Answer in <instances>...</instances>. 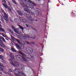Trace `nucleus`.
Listing matches in <instances>:
<instances>
[{
	"instance_id": "obj_1",
	"label": "nucleus",
	"mask_w": 76,
	"mask_h": 76,
	"mask_svg": "<svg viewBox=\"0 0 76 76\" xmlns=\"http://www.w3.org/2000/svg\"><path fill=\"white\" fill-rule=\"evenodd\" d=\"M23 57L25 58V60H24V61H26V58H25V57L28 58V59H31V58H32V56H31V55H30L29 53H27L24 54V55L23 54Z\"/></svg>"
},
{
	"instance_id": "obj_2",
	"label": "nucleus",
	"mask_w": 76,
	"mask_h": 76,
	"mask_svg": "<svg viewBox=\"0 0 76 76\" xmlns=\"http://www.w3.org/2000/svg\"><path fill=\"white\" fill-rule=\"evenodd\" d=\"M15 47H16V48H18L19 50H20L22 51H23V49H24L25 47L23 45H21V47H19V45L17 43H15Z\"/></svg>"
},
{
	"instance_id": "obj_3",
	"label": "nucleus",
	"mask_w": 76,
	"mask_h": 76,
	"mask_svg": "<svg viewBox=\"0 0 76 76\" xmlns=\"http://www.w3.org/2000/svg\"><path fill=\"white\" fill-rule=\"evenodd\" d=\"M1 14L2 15V16L3 17L4 19H5L6 21H9V19L8 18H8V16H7V14L3 12H2Z\"/></svg>"
},
{
	"instance_id": "obj_4",
	"label": "nucleus",
	"mask_w": 76,
	"mask_h": 76,
	"mask_svg": "<svg viewBox=\"0 0 76 76\" xmlns=\"http://www.w3.org/2000/svg\"><path fill=\"white\" fill-rule=\"evenodd\" d=\"M15 57L17 59V60H18V59H19L20 60L22 58L23 59V61L24 60L25 61V58L23 57V55L21 56L20 55H16L15 56Z\"/></svg>"
},
{
	"instance_id": "obj_5",
	"label": "nucleus",
	"mask_w": 76,
	"mask_h": 76,
	"mask_svg": "<svg viewBox=\"0 0 76 76\" xmlns=\"http://www.w3.org/2000/svg\"><path fill=\"white\" fill-rule=\"evenodd\" d=\"M11 28H12V29H13L15 32L17 34H20V31H19V30L15 29V27L13 26H12Z\"/></svg>"
},
{
	"instance_id": "obj_6",
	"label": "nucleus",
	"mask_w": 76,
	"mask_h": 76,
	"mask_svg": "<svg viewBox=\"0 0 76 76\" xmlns=\"http://www.w3.org/2000/svg\"><path fill=\"white\" fill-rule=\"evenodd\" d=\"M14 22L15 23H17V24H19L20 25L21 23V22L17 18H15L14 19Z\"/></svg>"
},
{
	"instance_id": "obj_7",
	"label": "nucleus",
	"mask_w": 76,
	"mask_h": 76,
	"mask_svg": "<svg viewBox=\"0 0 76 76\" xmlns=\"http://www.w3.org/2000/svg\"><path fill=\"white\" fill-rule=\"evenodd\" d=\"M26 49L27 51H29L30 53H32L34 52L33 49L31 47H27Z\"/></svg>"
},
{
	"instance_id": "obj_8",
	"label": "nucleus",
	"mask_w": 76,
	"mask_h": 76,
	"mask_svg": "<svg viewBox=\"0 0 76 76\" xmlns=\"http://www.w3.org/2000/svg\"><path fill=\"white\" fill-rule=\"evenodd\" d=\"M26 7H30L31 9H33L34 7V6L29 3H26Z\"/></svg>"
},
{
	"instance_id": "obj_9",
	"label": "nucleus",
	"mask_w": 76,
	"mask_h": 76,
	"mask_svg": "<svg viewBox=\"0 0 76 76\" xmlns=\"http://www.w3.org/2000/svg\"><path fill=\"white\" fill-rule=\"evenodd\" d=\"M19 19L21 21V22H22L24 23H26V19L23 17H20Z\"/></svg>"
},
{
	"instance_id": "obj_10",
	"label": "nucleus",
	"mask_w": 76,
	"mask_h": 76,
	"mask_svg": "<svg viewBox=\"0 0 76 76\" xmlns=\"http://www.w3.org/2000/svg\"><path fill=\"white\" fill-rule=\"evenodd\" d=\"M16 66H17L19 68L18 69L20 70H22V65H20V64H17Z\"/></svg>"
},
{
	"instance_id": "obj_11",
	"label": "nucleus",
	"mask_w": 76,
	"mask_h": 76,
	"mask_svg": "<svg viewBox=\"0 0 76 76\" xmlns=\"http://www.w3.org/2000/svg\"><path fill=\"white\" fill-rule=\"evenodd\" d=\"M24 15L25 16H26V17L27 18H28V19H30V18H32V16H31V15H29L26 13Z\"/></svg>"
},
{
	"instance_id": "obj_12",
	"label": "nucleus",
	"mask_w": 76,
	"mask_h": 76,
	"mask_svg": "<svg viewBox=\"0 0 76 76\" xmlns=\"http://www.w3.org/2000/svg\"><path fill=\"white\" fill-rule=\"evenodd\" d=\"M20 4L21 6H22L23 7H26V3L25 4L23 3H20Z\"/></svg>"
},
{
	"instance_id": "obj_13",
	"label": "nucleus",
	"mask_w": 76,
	"mask_h": 76,
	"mask_svg": "<svg viewBox=\"0 0 76 76\" xmlns=\"http://www.w3.org/2000/svg\"><path fill=\"white\" fill-rule=\"evenodd\" d=\"M26 34H24L23 36L22 37H19V39H25V38L26 37Z\"/></svg>"
},
{
	"instance_id": "obj_14",
	"label": "nucleus",
	"mask_w": 76,
	"mask_h": 76,
	"mask_svg": "<svg viewBox=\"0 0 76 76\" xmlns=\"http://www.w3.org/2000/svg\"><path fill=\"white\" fill-rule=\"evenodd\" d=\"M0 46H1V47H2V48H5V47H6V46L5 45L3 44V42L0 43Z\"/></svg>"
},
{
	"instance_id": "obj_15",
	"label": "nucleus",
	"mask_w": 76,
	"mask_h": 76,
	"mask_svg": "<svg viewBox=\"0 0 76 76\" xmlns=\"http://www.w3.org/2000/svg\"><path fill=\"white\" fill-rule=\"evenodd\" d=\"M9 61H10V63L11 64V65H12V66H14V67L16 66H15V65L12 62V59H10L9 60Z\"/></svg>"
},
{
	"instance_id": "obj_16",
	"label": "nucleus",
	"mask_w": 76,
	"mask_h": 76,
	"mask_svg": "<svg viewBox=\"0 0 76 76\" xmlns=\"http://www.w3.org/2000/svg\"><path fill=\"white\" fill-rule=\"evenodd\" d=\"M28 1L30 3H31V4H33L34 5V6L36 5V4H35V3H34V2H32V1L30 0H28Z\"/></svg>"
},
{
	"instance_id": "obj_17",
	"label": "nucleus",
	"mask_w": 76,
	"mask_h": 76,
	"mask_svg": "<svg viewBox=\"0 0 76 76\" xmlns=\"http://www.w3.org/2000/svg\"><path fill=\"white\" fill-rule=\"evenodd\" d=\"M17 12L18 13V15H20V16H22L23 15V13H22L21 12L19 11V10H17Z\"/></svg>"
},
{
	"instance_id": "obj_18",
	"label": "nucleus",
	"mask_w": 76,
	"mask_h": 76,
	"mask_svg": "<svg viewBox=\"0 0 76 76\" xmlns=\"http://www.w3.org/2000/svg\"><path fill=\"white\" fill-rule=\"evenodd\" d=\"M11 50L12 51V52H15V53H16V50H15V48H11Z\"/></svg>"
},
{
	"instance_id": "obj_19",
	"label": "nucleus",
	"mask_w": 76,
	"mask_h": 76,
	"mask_svg": "<svg viewBox=\"0 0 76 76\" xmlns=\"http://www.w3.org/2000/svg\"><path fill=\"white\" fill-rule=\"evenodd\" d=\"M7 30L8 31H9L12 34H13V31L11 29L8 28Z\"/></svg>"
},
{
	"instance_id": "obj_20",
	"label": "nucleus",
	"mask_w": 76,
	"mask_h": 76,
	"mask_svg": "<svg viewBox=\"0 0 76 76\" xmlns=\"http://www.w3.org/2000/svg\"><path fill=\"white\" fill-rule=\"evenodd\" d=\"M4 31H5V30L4 29L0 27V32H4Z\"/></svg>"
},
{
	"instance_id": "obj_21",
	"label": "nucleus",
	"mask_w": 76,
	"mask_h": 76,
	"mask_svg": "<svg viewBox=\"0 0 76 76\" xmlns=\"http://www.w3.org/2000/svg\"><path fill=\"white\" fill-rule=\"evenodd\" d=\"M3 5L5 7V8H6V9H7V8H8V6H7V5L6 4L4 3L3 4Z\"/></svg>"
},
{
	"instance_id": "obj_22",
	"label": "nucleus",
	"mask_w": 76,
	"mask_h": 76,
	"mask_svg": "<svg viewBox=\"0 0 76 76\" xmlns=\"http://www.w3.org/2000/svg\"><path fill=\"white\" fill-rule=\"evenodd\" d=\"M24 10L25 11V12H30L29 11V10L28 9H27L26 8H24Z\"/></svg>"
},
{
	"instance_id": "obj_23",
	"label": "nucleus",
	"mask_w": 76,
	"mask_h": 76,
	"mask_svg": "<svg viewBox=\"0 0 76 76\" xmlns=\"http://www.w3.org/2000/svg\"><path fill=\"white\" fill-rule=\"evenodd\" d=\"M18 73H19V74H20L21 75H23V76H25V74H24L23 72L22 71H19Z\"/></svg>"
},
{
	"instance_id": "obj_24",
	"label": "nucleus",
	"mask_w": 76,
	"mask_h": 76,
	"mask_svg": "<svg viewBox=\"0 0 76 76\" xmlns=\"http://www.w3.org/2000/svg\"><path fill=\"white\" fill-rule=\"evenodd\" d=\"M15 40L17 41L18 44H21V42H20V40H18V39H16Z\"/></svg>"
},
{
	"instance_id": "obj_25",
	"label": "nucleus",
	"mask_w": 76,
	"mask_h": 76,
	"mask_svg": "<svg viewBox=\"0 0 76 76\" xmlns=\"http://www.w3.org/2000/svg\"><path fill=\"white\" fill-rule=\"evenodd\" d=\"M11 39L12 40H13V41H15V40H16V39L13 36H11Z\"/></svg>"
},
{
	"instance_id": "obj_26",
	"label": "nucleus",
	"mask_w": 76,
	"mask_h": 76,
	"mask_svg": "<svg viewBox=\"0 0 76 76\" xmlns=\"http://www.w3.org/2000/svg\"><path fill=\"white\" fill-rule=\"evenodd\" d=\"M0 59L3 60L4 59V57L3 56L0 55Z\"/></svg>"
},
{
	"instance_id": "obj_27",
	"label": "nucleus",
	"mask_w": 76,
	"mask_h": 76,
	"mask_svg": "<svg viewBox=\"0 0 76 76\" xmlns=\"http://www.w3.org/2000/svg\"><path fill=\"white\" fill-rule=\"evenodd\" d=\"M2 35L3 37H4L5 38H7V36H6V35H4L3 34H2Z\"/></svg>"
},
{
	"instance_id": "obj_28",
	"label": "nucleus",
	"mask_w": 76,
	"mask_h": 76,
	"mask_svg": "<svg viewBox=\"0 0 76 76\" xmlns=\"http://www.w3.org/2000/svg\"><path fill=\"white\" fill-rule=\"evenodd\" d=\"M4 50V49L1 48H0V51H1V52H3Z\"/></svg>"
},
{
	"instance_id": "obj_29",
	"label": "nucleus",
	"mask_w": 76,
	"mask_h": 76,
	"mask_svg": "<svg viewBox=\"0 0 76 76\" xmlns=\"http://www.w3.org/2000/svg\"><path fill=\"white\" fill-rule=\"evenodd\" d=\"M35 12L36 15H39V12L38 10H36Z\"/></svg>"
},
{
	"instance_id": "obj_30",
	"label": "nucleus",
	"mask_w": 76,
	"mask_h": 76,
	"mask_svg": "<svg viewBox=\"0 0 76 76\" xmlns=\"http://www.w3.org/2000/svg\"><path fill=\"white\" fill-rule=\"evenodd\" d=\"M12 1H13V3H14L15 4H17V3H16V2L15 1V0H12Z\"/></svg>"
},
{
	"instance_id": "obj_31",
	"label": "nucleus",
	"mask_w": 76,
	"mask_h": 76,
	"mask_svg": "<svg viewBox=\"0 0 76 76\" xmlns=\"http://www.w3.org/2000/svg\"><path fill=\"white\" fill-rule=\"evenodd\" d=\"M0 66H1V67H4V66H3V64L0 63Z\"/></svg>"
},
{
	"instance_id": "obj_32",
	"label": "nucleus",
	"mask_w": 76,
	"mask_h": 76,
	"mask_svg": "<svg viewBox=\"0 0 76 76\" xmlns=\"http://www.w3.org/2000/svg\"><path fill=\"white\" fill-rule=\"evenodd\" d=\"M10 57H11V58H12V59H15V56H14L13 55H12V56H10Z\"/></svg>"
},
{
	"instance_id": "obj_33",
	"label": "nucleus",
	"mask_w": 76,
	"mask_h": 76,
	"mask_svg": "<svg viewBox=\"0 0 76 76\" xmlns=\"http://www.w3.org/2000/svg\"><path fill=\"white\" fill-rule=\"evenodd\" d=\"M9 19L10 21H11V22H13V19H12V18L11 17H10Z\"/></svg>"
},
{
	"instance_id": "obj_34",
	"label": "nucleus",
	"mask_w": 76,
	"mask_h": 76,
	"mask_svg": "<svg viewBox=\"0 0 76 76\" xmlns=\"http://www.w3.org/2000/svg\"><path fill=\"white\" fill-rule=\"evenodd\" d=\"M1 62L2 63H6V61H5L4 60H1Z\"/></svg>"
},
{
	"instance_id": "obj_35",
	"label": "nucleus",
	"mask_w": 76,
	"mask_h": 76,
	"mask_svg": "<svg viewBox=\"0 0 76 76\" xmlns=\"http://www.w3.org/2000/svg\"><path fill=\"white\" fill-rule=\"evenodd\" d=\"M0 70L1 71H2V72H3V71H4V70H3V69L1 67H0Z\"/></svg>"
},
{
	"instance_id": "obj_36",
	"label": "nucleus",
	"mask_w": 76,
	"mask_h": 76,
	"mask_svg": "<svg viewBox=\"0 0 76 76\" xmlns=\"http://www.w3.org/2000/svg\"><path fill=\"white\" fill-rule=\"evenodd\" d=\"M3 41L4 42H6V40H5V39L3 38L2 39Z\"/></svg>"
},
{
	"instance_id": "obj_37",
	"label": "nucleus",
	"mask_w": 76,
	"mask_h": 76,
	"mask_svg": "<svg viewBox=\"0 0 76 76\" xmlns=\"http://www.w3.org/2000/svg\"><path fill=\"white\" fill-rule=\"evenodd\" d=\"M31 27L34 31H36V29H35V28H34V27H33L32 26H31Z\"/></svg>"
},
{
	"instance_id": "obj_38",
	"label": "nucleus",
	"mask_w": 76,
	"mask_h": 76,
	"mask_svg": "<svg viewBox=\"0 0 76 76\" xmlns=\"http://www.w3.org/2000/svg\"><path fill=\"white\" fill-rule=\"evenodd\" d=\"M31 22H32V21H35V20L34 19H31L30 20Z\"/></svg>"
},
{
	"instance_id": "obj_39",
	"label": "nucleus",
	"mask_w": 76,
	"mask_h": 76,
	"mask_svg": "<svg viewBox=\"0 0 76 76\" xmlns=\"http://www.w3.org/2000/svg\"><path fill=\"white\" fill-rule=\"evenodd\" d=\"M20 54H21V55H22V56H23V53H22V52H21L20 51H19L18 52Z\"/></svg>"
},
{
	"instance_id": "obj_40",
	"label": "nucleus",
	"mask_w": 76,
	"mask_h": 76,
	"mask_svg": "<svg viewBox=\"0 0 76 76\" xmlns=\"http://www.w3.org/2000/svg\"><path fill=\"white\" fill-rule=\"evenodd\" d=\"M20 28L21 29V30H22L23 31V29H24L22 27H20Z\"/></svg>"
},
{
	"instance_id": "obj_41",
	"label": "nucleus",
	"mask_w": 76,
	"mask_h": 76,
	"mask_svg": "<svg viewBox=\"0 0 76 76\" xmlns=\"http://www.w3.org/2000/svg\"><path fill=\"white\" fill-rule=\"evenodd\" d=\"M2 1L4 3H6V1L5 0H2Z\"/></svg>"
},
{
	"instance_id": "obj_42",
	"label": "nucleus",
	"mask_w": 76,
	"mask_h": 76,
	"mask_svg": "<svg viewBox=\"0 0 76 76\" xmlns=\"http://www.w3.org/2000/svg\"><path fill=\"white\" fill-rule=\"evenodd\" d=\"M26 43H27V44H28V45H31V44L29 43V42L28 41L26 42Z\"/></svg>"
},
{
	"instance_id": "obj_43",
	"label": "nucleus",
	"mask_w": 76,
	"mask_h": 76,
	"mask_svg": "<svg viewBox=\"0 0 76 76\" xmlns=\"http://www.w3.org/2000/svg\"><path fill=\"white\" fill-rule=\"evenodd\" d=\"M34 36H35L34 37H32V38H32V39H35L36 38V36L35 35H34Z\"/></svg>"
},
{
	"instance_id": "obj_44",
	"label": "nucleus",
	"mask_w": 76,
	"mask_h": 76,
	"mask_svg": "<svg viewBox=\"0 0 76 76\" xmlns=\"http://www.w3.org/2000/svg\"><path fill=\"white\" fill-rule=\"evenodd\" d=\"M8 10H9L10 12H11L12 11V10L10 9V8H8Z\"/></svg>"
},
{
	"instance_id": "obj_45",
	"label": "nucleus",
	"mask_w": 76,
	"mask_h": 76,
	"mask_svg": "<svg viewBox=\"0 0 76 76\" xmlns=\"http://www.w3.org/2000/svg\"><path fill=\"white\" fill-rule=\"evenodd\" d=\"M1 20L2 21V22H3V23H4V21L3 19H1Z\"/></svg>"
},
{
	"instance_id": "obj_46",
	"label": "nucleus",
	"mask_w": 76,
	"mask_h": 76,
	"mask_svg": "<svg viewBox=\"0 0 76 76\" xmlns=\"http://www.w3.org/2000/svg\"><path fill=\"white\" fill-rule=\"evenodd\" d=\"M3 37H0V39H3Z\"/></svg>"
},
{
	"instance_id": "obj_47",
	"label": "nucleus",
	"mask_w": 76,
	"mask_h": 76,
	"mask_svg": "<svg viewBox=\"0 0 76 76\" xmlns=\"http://www.w3.org/2000/svg\"><path fill=\"white\" fill-rule=\"evenodd\" d=\"M31 14L32 15H35V14L32 12H31Z\"/></svg>"
},
{
	"instance_id": "obj_48",
	"label": "nucleus",
	"mask_w": 76,
	"mask_h": 76,
	"mask_svg": "<svg viewBox=\"0 0 76 76\" xmlns=\"http://www.w3.org/2000/svg\"><path fill=\"white\" fill-rule=\"evenodd\" d=\"M71 14H72V15H75V13H73V12H72Z\"/></svg>"
},
{
	"instance_id": "obj_49",
	"label": "nucleus",
	"mask_w": 76,
	"mask_h": 76,
	"mask_svg": "<svg viewBox=\"0 0 76 76\" xmlns=\"http://www.w3.org/2000/svg\"><path fill=\"white\" fill-rule=\"evenodd\" d=\"M10 76H13V74H12L10 73Z\"/></svg>"
},
{
	"instance_id": "obj_50",
	"label": "nucleus",
	"mask_w": 76,
	"mask_h": 76,
	"mask_svg": "<svg viewBox=\"0 0 76 76\" xmlns=\"http://www.w3.org/2000/svg\"><path fill=\"white\" fill-rule=\"evenodd\" d=\"M8 3L9 5H10V6H11V4H10V2H8Z\"/></svg>"
},
{
	"instance_id": "obj_51",
	"label": "nucleus",
	"mask_w": 76,
	"mask_h": 76,
	"mask_svg": "<svg viewBox=\"0 0 76 76\" xmlns=\"http://www.w3.org/2000/svg\"><path fill=\"white\" fill-rule=\"evenodd\" d=\"M0 42H1V43H3V41H1V40H0Z\"/></svg>"
},
{
	"instance_id": "obj_52",
	"label": "nucleus",
	"mask_w": 76,
	"mask_h": 76,
	"mask_svg": "<svg viewBox=\"0 0 76 76\" xmlns=\"http://www.w3.org/2000/svg\"><path fill=\"white\" fill-rule=\"evenodd\" d=\"M26 27H29V26H28V24H26Z\"/></svg>"
},
{
	"instance_id": "obj_53",
	"label": "nucleus",
	"mask_w": 76,
	"mask_h": 76,
	"mask_svg": "<svg viewBox=\"0 0 76 76\" xmlns=\"http://www.w3.org/2000/svg\"><path fill=\"white\" fill-rule=\"evenodd\" d=\"M13 56V54L12 53H10V56Z\"/></svg>"
},
{
	"instance_id": "obj_54",
	"label": "nucleus",
	"mask_w": 76,
	"mask_h": 76,
	"mask_svg": "<svg viewBox=\"0 0 76 76\" xmlns=\"http://www.w3.org/2000/svg\"><path fill=\"white\" fill-rule=\"evenodd\" d=\"M23 42L24 43L23 44V45H25V44H26V43L25 42Z\"/></svg>"
},
{
	"instance_id": "obj_55",
	"label": "nucleus",
	"mask_w": 76,
	"mask_h": 76,
	"mask_svg": "<svg viewBox=\"0 0 76 76\" xmlns=\"http://www.w3.org/2000/svg\"><path fill=\"white\" fill-rule=\"evenodd\" d=\"M10 72H12V71L11 69H10Z\"/></svg>"
},
{
	"instance_id": "obj_56",
	"label": "nucleus",
	"mask_w": 76,
	"mask_h": 76,
	"mask_svg": "<svg viewBox=\"0 0 76 76\" xmlns=\"http://www.w3.org/2000/svg\"><path fill=\"white\" fill-rule=\"evenodd\" d=\"M0 75H2V72L0 71Z\"/></svg>"
},
{
	"instance_id": "obj_57",
	"label": "nucleus",
	"mask_w": 76,
	"mask_h": 76,
	"mask_svg": "<svg viewBox=\"0 0 76 76\" xmlns=\"http://www.w3.org/2000/svg\"><path fill=\"white\" fill-rule=\"evenodd\" d=\"M8 39H9V40H10V41H12V39H10L9 38H8Z\"/></svg>"
},
{
	"instance_id": "obj_58",
	"label": "nucleus",
	"mask_w": 76,
	"mask_h": 76,
	"mask_svg": "<svg viewBox=\"0 0 76 76\" xmlns=\"http://www.w3.org/2000/svg\"><path fill=\"white\" fill-rule=\"evenodd\" d=\"M18 26H19V28H20V27H21V26H20L19 25H18Z\"/></svg>"
},
{
	"instance_id": "obj_59",
	"label": "nucleus",
	"mask_w": 76,
	"mask_h": 76,
	"mask_svg": "<svg viewBox=\"0 0 76 76\" xmlns=\"http://www.w3.org/2000/svg\"><path fill=\"white\" fill-rule=\"evenodd\" d=\"M16 63H18V62H15V64H16Z\"/></svg>"
},
{
	"instance_id": "obj_60",
	"label": "nucleus",
	"mask_w": 76,
	"mask_h": 76,
	"mask_svg": "<svg viewBox=\"0 0 76 76\" xmlns=\"http://www.w3.org/2000/svg\"><path fill=\"white\" fill-rule=\"evenodd\" d=\"M32 44H33V45H35V43H32Z\"/></svg>"
},
{
	"instance_id": "obj_61",
	"label": "nucleus",
	"mask_w": 76,
	"mask_h": 76,
	"mask_svg": "<svg viewBox=\"0 0 76 76\" xmlns=\"http://www.w3.org/2000/svg\"><path fill=\"white\" fill-rule=\"evenodd\" d=\"M5 39H6V40H7V41H9V40H8L7 39V38H5Z\"/></svg>"
},
{
	"instance_id": "obj_62",
	"label": "nucleus",
	"mask_w": 76,
	"mask_h": 76,
	"mask_svg": "<svg viewBox=\"0 0 76 76\" xmlns=\"http://www.w3.org/2000/svg\"><path fill=\"white\" fill-rule=\"evenodd\" d=\"M36 1H40V0H35Z\"/></svg>"
},
{
	"instance_id": "obj_63",
	"label": "nucleus",
	"mask_w": 76,
	"mask_h": 76,
	"mask_svg": "<svg viewBox=\"0 0 76 76\" xmlns=\"http://www.w3.org/2000/svg\"><path fill=\"white\" fill-rule=\"evenodd\" d=\"M35 21L36 22H37L38 21V20H36Z\"/></svg>"
},
{
	"instance_id": "obj_64",
	"label": "nucleus",
	"mask_w": 76,
	"mask_h": 76,
	"mask_svg": "<svg viewBox=\"0 0 76 76\" xmlns=\"http://www.w3.org/2000/svg\"><path fill=\"white\" fill-rule=\"evenodd\" d=\"M45 38H47V36H45Z\"/></svg>"
}]
</instances>
